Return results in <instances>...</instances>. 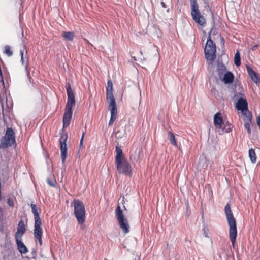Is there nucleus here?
<instances>
[{
  "label": "nucleus",
  "instance_id": "nucleus-4",
  "mask_svg": "<svg viewBox=\"0 0 260 260\" xmlns=\"http://www.w3.org/2000/svg\"><path fill=\"white\" fill-rule=\"evenodd\" d=\"M106 102L108 104V109L111 112V117L109 122V125H110L114 122V95L113 94V83L111 80H109L107 82Z\"/></svg>",
  "mask_w": 260,
  "mask_h": 260
},
{
  "label": "nucleus",
  "instance_id": "nucleus-22",
  "mask_svg": "<svg viewBox=\"0 0 260 260\" xmlns=\"http://www.w3.org/2000/svg\"><path fill=\"white\" fill-rule=\"evenodd\" d=\"M241 113L243 116V120L244 121L246 120H252V115L251 113L248 110V108L243 110V111H241Z\"/></svg>",
  "mask_w": 260,
  "mask_h": 260
},
{
  "label": "nucleus",
  "instance_id": "nucleus-9",
  "mask_svg": "<svg viewBox=\"0 0 260 260\" xmlns=\"http://www.w3.org/2000/svg\"><path fill=\"white\" fill-rule=\"evenodd\" d=\"M68 135L66 133L62 134L59 138L60 148L61 152V158L62 163H64L67 158V147L66 141L67 140Z\"/></svg>",
  "mask_w": 260,
  "mask_h": 260
},
{
  "label": "nucleus",
  "instance_id": "nucleus-12",
  "mask_svg": "<svg viewBox=\"0 0 260 260\" xmlns=\"http://www.w3.org/2000/svg\"><path fill=\"white\" fill-rule=\"evenodd\" d=\"M26 231V226L23 220L21 219L18 223L15 238H21Z\"/></svg>",
  "mask_w": 260,
  "mask_h": 260
},
{
  "label": "nucleus",
  "instance_id": "nucleus-39",
  "mask_svg": "<svg viewBox=\"0 0 260 260\" xmlns=\"http://www.w3.org/2000/svg\"><path fill=\"white\" fill-rule=\"evenodd\" d=\"M123 208H124V209H126V208H125L124 206H123Z\"/></svg>",
  "mask_w": 260,
  "mask_h": 260
},
{
  "label": "nucleus",
  "instance_id": "nucleus-6",
  "mask_svg": "<svg viewBox=\"0 0 260 260\" xmlns=\"http://www.w3.org/2000/svg\"><path fill=\"white\" fill-rule=\"evenodd\" d=\"M16 144L15 133L11 127L8 128L0 141V148H7Z\"/></svg>",
  "mask_w": 260,
  "mask_h": 260
},
{
  "label": "nucleus",
  "instance_id": "nucleus-19",
  "mask_svg": "<svg viewBox=\"0 0 260 260\" xmlns=\"http://www.w3.org/2000/svg\"><path fill=\"white\" fill-rule=\"evenodd\" d=\"M190 6L191 16L200 13L197 0H190Z\"/></svg>",
  "mask_w": 260,
  "mask_h": 260
},
{
  "label": "nucleus",
  "instance_id": "nucleus-18",
  "mask_svg": "<svg viewBox=\"0 0 260 260\" xmlns=\"http://www.w3.org/2000/svg\"><path fill=\"white\" fill-rule=\"evenodd\" d=\"M223 123L222 118L220 113H216L214 116V124L219 129L222 127Z\"/></svg>",
  "mask_w": 260,
  "mask_h": 260
},
{
  "label": "nucleus",
  "instance_id": "nucleus-20",
  "mask_svg": "<svg viewBox=\"0 0 260 260\" xmlns=\"http://www.w3.org/2000/svg\"><path fill=\"white\" fill-rule=\"evenodd\" d=\"M75 36V33L73 31H63L62 34V37L66 41H72Z\"/></svg>",
  "mask_w": 260,
  "mask_h": 260
},
{
  "label": "nucleus",
  "instance_id": "nucleus-29",
  "mask_svg": "<svg viewBox=\"0 0 260 260\" xmlns=\"http://www.w3.org/2000/svg\"><path fill=\"white\" fill-rule=\"evenodd\" d=\"M48 184L51 186H55L56 181L53 177L48 178L47 179Z\"/></svg>",
  "mask_w": 260,
  "mask_h": 260
},
{
  "label": "nucleus",
  "instance_id": "nucleus-17",
  "mask_svg": "<svg viewBox=\"0 0 260 260\" xmlns=\"http://www.w3.org/2000/svg\"><path fill=\"white\" fill-rule=\"evenodd\" d=\"M193 20L197 23L199 25L204 26L206 24V20L204 16L198 13L197 14L191 16Z\"/></svg>",
  "mask_w": 260,
  "mask_h": 260
},
{
  "label": "nucleus",
  "instance_id": "nucleus-15",
  "mask_svg": "<svg viewBox=\"0 0 260 260\" xmlns=\"http://www.w3.org/2000/svg\"><path fill=\"white\" fill-rule=\"evenodd\" d=\"M18 251L21 254H26L28 250L25 245L21 241V238H15Z\"/></svg>",
  "mask_w": 260,
  "mask_h": 260
},
{
  "label": "nucleus",
  "instance_id": "nucleus-28",
  "mask_svg": "<svg viewBox=\"0 0 260 260\" xmlns=\"http://www.w3.org/2000/svg\"><path fill=\"white\" fill-rule=\"evenodd\" d=\"M4 52L8 56H11L13 55V52L11 50V47L9 45H7L5 47Z\"/></svg>",
  "mask_w": 260,
  "mask_h": 260
},
{
  "label": "nucleus",
  "instance_id": "nucleus-5",
  "mask_svg": "<svg viewBox=\"0 0 260 260\" xmlns=\"http://www.w3.org/2000/svg\"><path fill=\"white\" fill-rule=\"evenodd\" d=\"M74 212L77 220L79 224H82L85 220V208L83 203L79 200L74 199Z\"/></svg>",
  "mask_w": 260,
  "mask_h": 260
},
{
  "label": "nucleus",
  "instance_id": "nucleus-16",
  "mask_svg": "<svg viewBox=\"0 0 260 260\" xmlns=\"http://www.w3.org/2000/svg\"><path fill=\"white\" fill-rule=\"evenodd\" d=\"M234 79V76L233 74L229 71L224 74L221 78H220V80L224 82V84H231L232 83Z\"/></svg>",
  "mask_w": 260,
  "mask_h": 260
},
{
  "label": "nucleus",
  "instance_id": "nucleus-30",
  "mask_svg": "<svg viewBox=\"0 0 260 260\" xmlns=\"http://www.w3.org/2000/svg\"><path fill=\"white\" fill-rule=\"evenodd\" d=\"M7 203L11 207H13L14 206L13 199L12 197H9L7 199Z\"/></svg>",
  "mask_w": 260,
  "mask_h": 260
},
{
  "label": "nucleus",
  "instance_id": "nucleus-36",
  "mask_svg": "<svg viewBox=\"0 0 260 260\" xmlns=\"http://www.w3.org/2000/svg\"><path fill=\"white\" fill-rule=\"evenodd\" d=\"M84 40H85V42H86L87 43H88V44H90V42H89L87 39H84Z\"/></svg>",
  "mask_w": 260,
  "mask_h": 260
},
{
  "label": "nucleus",
  "instance_id": "nucleus-11",
  "mask_svg": "<svg viewBox=\"0 0 260 260\" xmlns=\"http://www.w3.org/2000/svg\"><path fill=\"white\" fill-rule=\"evenodd\" d=\"M72 110L65 109L63 117V128H67L70 124L72 116Z\"/></svg>",
  "mask_w": 260,
  "mask_h": 260
},
{
  "label": "nucleus",
  "instance_id": "nucleus-32",
  "mask_svg": "<svg viewBox=\"0 0 260 260\" xmlns=\"http://www.w3.org/2000/svg\"><path fill=\"white\" fill-rule=\"evenodd\" d=\"M85 132H83L81 139L80 142V146H82L83 144V139H84V137L85 136Z\"/></svg>",
  "mask_w": 260,
  "mask_h": 260
},
{
  "label": "nucleus",
  "instance_id": "nucleus-35",
  "mask_svg": "<svg viewBox=\"0 0 260 260\" xmlns=\"http://www.w3.org/2000/svg\"><path fill=\"white\" fill-rule=\"evenodd\" d=\"M114 109H115V115L116 114V113L117 112V109H116V104H115V108H114Z\"/></svg>",
  "mask_w": 260,
  "mask_h": 260
},
{
  "label": "nucleus",
  "instance_id": "nucleus-23",
  "mask_svg": "<svg viewBox=\"0 0 260 260\" xmlns=\"http://www.w3.org/2000/svg\"><path fill=\"white\" fill-rule=\"evenodd\" d=\"M207 167V165L206 163V158L204 157L201 158L199 159L198 167L201 170L202 169H204Z\"/></svg>",
  "mask_w": 260,
  "mask_h": 260
},
{
  "label": "nucleus",
  "instance_id": "nucleus-2",
  "mask_svg": "<svg viewBox=\"0 0 260 260\" xmlns=\"http://www.w3.org/2000/svg\"><path fill=\"white\" fill-rule=\"evenodd\" d=\"M225 212L229 226V235L232 245L234 246L237 235V225L236 220L232 212L229 204H226L225 207Z\"/></svg>",
  "mask_w": 260,
  "mask_h": 260
},
{
  "label": "nucleus",
  "instance_id": "nucleus-31",
  "mask_svg": "<svg viewBox=\"0 0 260 260\" xmlns=\"http://www.w3.org/2000/svg\"><path fill=\"white\" fill-rule=\"evenodd\" d=\"M5 220V217L3 209L0 207V221L3 222Z\"/></svg>",
  "mask_w": 260,
  "mask_h": 260
},
{
  "label": "nucleus",
  "instance_id": "nucleus-27",
  "mask_svg": "<svg viewBox=\"0 0 260 260\" xmlns=\"http://www.w3.org/2000/svg\"><path fill=\"white\" fill-rule=\"evenodd\" d=\"M168 138L170 141V142L174 145H177V142L175 139V137L173 133L171 132H169L168 133Z\"/></svg>",
  "mask_w": 260,
  "mask_h": 260
},
{
  "label": "nucleus",
  "instance_id": "nucleus-1",
  "mask_svg": "<svg viewBox=\"0 0 260 260\" xmlns=\"http://www.w3.org/2000/svg\"><path fill=\"white\" fill-rule=\"evenodd\" d=\"M115 151L116 155L115 160L117 171L120 174L131 175L132 174V167L122 150L120 147L116 146Z\"/></svg>",
  "mask_w": 260,
  "mask_h": 260
},
{
  "label": "nucleus",
  "instance_id": "nucleus-37",
  "mask_svg": "<svg viewBox=\"0 0 260 260\" xmlns=\"http://www.w3.org/2000/svg\"><path fill=\"white\" fill-rule=\"evenodd\" d=\"M205 237H208L207 234H205Z\"/></svg>",
  "mask_w": 260,
  "mask_h": 260
},
{
  "label": "nucleus",
  "instance_id": "nucleus-13",
  "mask_svg": "<svg viewBox=\"0 0 260 260\" xmlns=\"http://www.w3.org/2000/svg\"><path fill=\"white\" fill-rule=\"evenodd\" d=\"M247 72L250 76L251 80L257 85H260V77L257 75L256 72L248 66H246Z\"/></svg>",
  "mask_w": 260,
  "mask_h": 260
},
{
  "label": "nucleus",
  "instance_id": "nucleus-33",
  "mask_svg": "<svg viewBox=\"0 0 260 260\" xmlns=\"http://www.w3.org/2000/svg\"><path fill=\"white\" fill-rule=\"evenodd\" d=\"M256 122H257V124L259 128L260 129V116H258L257 117V118H256Z\"/></svg>",
  "mask_w": 260,
  "mask_h": 260
},
{
  "label": "nucleus",
  "instance_id": "nucleus-14",
  "mask_svg": "<svg viewBox=\"0 0 260 260\" xmlns=\"http://www.w3.org/2000/svg\"><path fill=\"white\" fill-rule=\"evenodd\" d=\"M236 108L240 111H243V110L248 108V103L245 99L240 97L238 100L236 105Z\"/></svg>",
  "mask_w": 260,
  "mask_h": 260
},
{
  "label": "nucleus",
  "instance_id": "nucleus-38",
  "mask_svg": "<svg viewBox=\"0 0 260 260\" xmlns=\"http://www.w3.org/2000/svg\"><path fill=\"white\" fill-rule=\"evenodd\" d=\"M257 45H256V46H254V48H256V47H257Z\"/></svg>",
  "mask_w": 260,
  "mask_h": 260
},
{
  "label": "nucleus",
  "instance_id": "nucleus-7",
  "mask_svg": "<svg viewBox=\"0 0 260 260\" xmlns=\"http://www.w3.org/2000/svg\"><path fill=\"white\" fill-rule=\"evenodd\" d=\"M116 214L118 223L124 233L129 231V225L127 218L124 216L122 210L118 204L116 209Z\"/></svg>",
  "mask_w": 260,
  "mask_h": 260
},
{
  "label": "nucleus",
  "instance_id": "nucleus-25",
  "mask_svg": "<svg viewBox=\"0 0 260 260\" xmlns=\"http://www.w3.org/2000/svg\"><path fill=\"white\" fill-rule=\"evenodd\" d=\"M244 126L245 129L247 130V133L249 135H250L251 134L250 124L252 123V120H246L244 121Z\"/></svg>",
  "mask_w": 260,
  "mask_h": 260
},
{
  "label": "nucleus",
  "instance_id": "nucleus-10",
  "mask_svg": "<svg viewBox=\"0 0 260 260\" xmlns=\"http://www.w3.org/2000/svg\"><path fill=\"white\" fill-rule=\"evenodd\" d=\"M67 92L68 95V101L66 106V109L72 110V108L75 104L74 94L71 88L70 84L66 86Z\"/></svg>",
  "mask_w": 260,
  "mask_h": 260
},
{
  "label": "nucleus",
  "instance_id": "nucleus-24",
  "mask_svg": "<svg viewBox=\"0 0 260 260\" xmlns=\"http://www.w3.org/2000/svg\"><path fill=\"white\" fill-rule=\"evenodd\" d=\"M249 156L252 163H254L256 160V156L255 151L253 149H250L249 150Z\"/></svg>",
  "mask_w": 260,
  "mask_h": 260
},
{
  "label": "nucleus",
  "instance_id": "nucleus-34",
  "mask_svg": "<svg viewBox=\"0 0 260 260\" xmlns=\"http://www.w3.org/2000/svg\"><path fill=\"white\" fill-rule=\"evenodd\" d=\"M20 54H21V60L23 61V51H20Z\"/></svg>",
  "mask_w": 260,
  "mask_h": 260
},
{
  "label": "nucleus",
  "instance_id": "nucleus-8",
  "mask_svg": "<svg viewBox=\"0 0 260 260\" xmlns=\"http://www.w3.org/2000/svg\"><path fill=\"white\" fill-rule=\"evenodd\" d=\"M206 58L211 61H213L216 57V46L213 41L209 37L204 50Z\"/></svg>",
  "mask_w": 260,
  "mask_h": 260
},
{
  "label": "nucleus",
  "instance_id": "nucleus-21",
  "mask_svg": "<svg viewBox=\"0 0 260 260\" xmlns=\"http://www.w3.org/2000/svg\"><path fill=\"white\" fill-rule=\"evenodd\" d=\"M217 73L219 79L221 78L227 73L226 68L223 63H219L218 64Z\"/></svg>",
  "mask_w": 260,
  "mask_h": 260
},
{
  "label": "nucleus",
  "instance_id": "nucleus-26",
  "mask_svg": "<svg viewBox=\"0 0 260 260\" xmlns=\"http://www.w3.org/2000/svg\"><path fill=\"white\" fill-rule=\"evenodd\" d=\"M234 62L236 66H239L241 64L240 55L238 51H237L235 53L234 57Z\"/></svg>",
  "mask_w": 260,
  "mask_h": 260
},
{
  "label": "nucleus",
  "instance_id": "nucleus-3",
  "mask_svg": "<svg viewBox=\"0 0 260 260\" xmlns=\"http://www.w3.org/2000/svg\"><path fill=\"white\" fill-rule=\"evenodd\" d=\"M30 207L31 208V211L34 216L35 219L34 232V237L38 240L40 245L42 246L43 244L42 240L43 230L41 226V220L40 218V215L38 212V208L36 205L31 204Z\"/></svg>",
  "mask_w": 260,
  "mask_h": 260
}]
</instances>
